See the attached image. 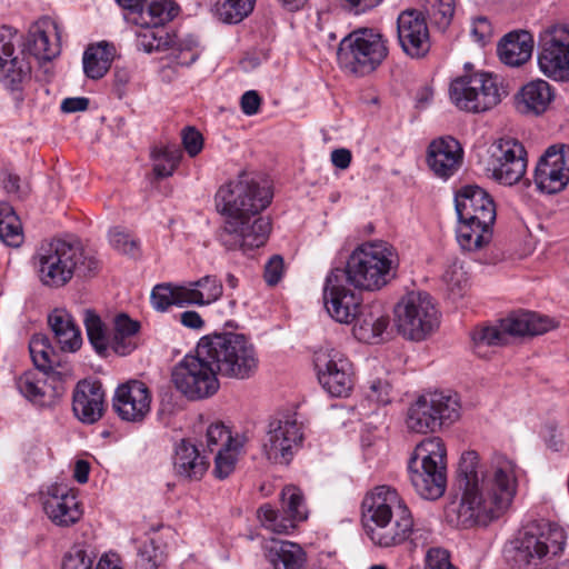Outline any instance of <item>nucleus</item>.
<instances>
[{"mask_svg":"<svg viewBox=\"0 0 569 569\" xmlns=\"http://www.w3.org/2000/svg\"><path fill=\"white\" fill-rule=\"evenodd\" d=\"M208 461L204 456H200L197 447L182 439L176 446L173 457V468L178 476L189 479H200L208 469Z\"/></svg>","mask_w":569,"mask_h":569,"instance_id":"473e14b6","label":"nucleus"},{"mask_svg":"<svg viewBox=\"0 0 569 569\" xmlns=\"http://www.w3.org/2000/svg\"><path fill=\"white\" fill-rule=\"evenodd\" d=\"M172 37L173 43L169 49L171 50L173 61L184 67L192 64L200 56L198 41L193 37H187L180 40H177L176 36Z\"/></svg>","mask_w":569,"mask_h":569,"instance_id":"49530a36","label":"nucleus"},{"mask_svg":"<svg viewBox=\"0 0 569 569\" xmlns=\"http://www.w3.org/2000/svg\"><path fill=\"white\" fill-rule=\"evenodd\" d=\"M181 139L190 157H196L203 148L202 134L193 127H186L181 132Z\"/></svg>","mask_w":569,"mask_h":569,"instance_id":"bf43d9fd","label":"nucleus"},{"mask_svg":"<svg viewBox=\"0 0 569 569\" xmlns=\"http://www.w3.org/2000/svg\"><path fill=\"white\" fill-rule=\"evenodd\" d=\"M218 371L210 358L202 357L200 341L194 355H187L172 370L174 387L190 400L211 397L219 389Z\"/></svg>","mask_w":569,"mask_h":569,"instance_id":"f8f14e48","label":"nucleus"},{"mask_svg":"<svg viewBox=\"0 0 569 569\" xmlns=\"http://www.w3.org/2000/svg\"><path fill=\"white\" fill-rule=\"evenodd\" d=\"M83 323L88 340L99 355H104L110 348V336L101 318L91 309L84 310Z\"/></svg>","mask_w":569,"mask_h":569,"instance_id":"ea45409f","label":"nucleus"},{"mask_svg":"<svg viewBox=\"0 0 569 569\" xmlns=\"http://www.w3.org/2000/svg\"><path fill=\"white\" fill-rule=\"evenodd\" d=\"M48 325L54 340L63 352H76L82 345L80 329L66 309H54L48 316Z\"/></svg>","mask_w":569,"mask_h":569,"instance_id":"c756f323","label":"nucleus"},{"mask_svg":"<svg viewBox=\"0 0 569 569\" xmlns=\"http://www.w3.org/2000/svg\"><path fill=\"white\" fill-rule=\"evenodd\" d=\"M410 460L421 466L447 467V450L442 439L430 437L417 445Z\"/></svg>","mask_w":569,"mask_h":569,"instance_id":"4c0bfd02","label":"nucleus"},{"mask_svg":"<svg viewBox=\"0 0 569 569\" xmlns=\"http://www.w3.org/2000/svg\"><path fill=\"white\" fill-rule=\"evenodd\" d=\"M114 54V47L107 42L90 46L83 53L84 74L93 80L101 79L109 71Z\"/></svg>","mask_w":569,"mask_h":569,"instance_id":"e433bc0d","label":"nucleus"},{"mask_svg":"<svg viewBox=\"0 0 569 569\" xmlns=\"http://www.w3.org/2000/svg\"><path fill=\"white\" fill-rule=\"evenodd\" d=\"M442 281L452 299L461 298L467 292V271L463 269V266L458 262H453L446 269Z\"/></svg>","mask_w":569,"mask_h":569,"instance_id":"de8ad7c7","label":"nucleus"},{"mask_svg":"<svg viewBox=\"0 0 569 569\" xmlns=\"http://www.w3.org/2000/svg\"><path fill=\"white\" fill-rule=\"evenodd\" d=\"M198 292L201 293V306L210 305L222 296L223 287L221 281L216 276H204L194 281Z\"/></svg>","mask_w":569,"mask_h":569,"instance_id":"864d4df0","label":"nucleus"},{"mask_svg":"<svg viewBox=\"0 0 569 569\" xmlns=\"http://www.w3.org/2000/svg\"><path fill=\"white\" fill-rule=\"evenodd\" d=\"M533 38L528 31H512L506 34L498 44L500 60L510 67L526 63L532 54Z\"/></svg>","mask_w":569,"mask_h":569,"instance_id":"2f4dec72","label":"nucleus"},{"mask_svg":"<svg viewBox=\"0 0 569 569\" xmlns=\"http://www.w3.org/2000/svg\"><path fill=\"white\" fill-rule=\"evenodd\" d=\"M459 400L456 395L433 391L421 395L408 409L407 427L417 433L436 432L443 425L459 418Z\"/></svg>","mask_w":569,"mask_h":569,"instance_id":"9d476101","label":"nucleus"},{"mask_svg":"<svg viewBox=\"0 0 569 569\" xmlns=\"http://www.w3.org/2000/svg\"><path fill=\"white\" fill-rule=\"evenodd\" d=\"M455 0H423V11L432 26L445 31L455 14Z\"/></svg>","mask_w":569,"mask_h":569,"instance_id":"37998d69","label":"nucleus"},{"mask_svg":"<svg viewBox=\"0 0 569 569\" xmlns=\"http://www.w3.org/2000/svg\"><path fill=\"white\" fill-rule=\"evenodd\" d=\"M72 410L83 423H94L103 416L104 391L98 381H79L73 390Z\"/></svg>","mask_w":569,"mask_h":569,"instance_id":"b1692460","label":"nucleus"},{"mask_svg":"<svg viewBox=\"0 0 569 569\" xmlns=\"http://www.w3.org/2000/svg\"><path fill=\"white\" fill-rule=\"evenodd\" d=\"M388 53L383 34L371 28H359L340 41L337 58L342 69L363 77L377 70Z\"/></svg>","mask_w":569,"mask_h":569,"instance_id":"1a4fd4ad","label":"nucleus"},{"mask_svg":"<svg viewBox=\"0 0 569 569\" xmlns=\"http://www.w3.org/2000/svg\"><path fill=\"white\" fill-rule=\"evenodd\" d=\"M362 521L372 542L385 548L405 542L413 530L411 511L389 486H378L366 495Z\"/></svg>","mask_w":569,"mask_h":569,"instance_id":"7ed1b4c3","label":"nucleus"},{"mask_svg":"<svg viewBox=\"0 0 569 569\" xmlns=\"http://www.w3.org/2000/svg\"><path fill=\"white\" fill-rule=\"evenodd\" d=\"M151 303L158 311H164L174 305V289L171 283L157 284L151 292Z\"/></svg>","mask_w":569,"mask_h":569,"instance_id":"6e6d98bb","label":"nucleus"},{"mask_svg":"<svg viewBox=\"0 0 569 569\" xmlns=\"http://www.w3.org/2000/svg\"><path fill=\"white\" fill-rule=\"evenodd\" d=\"M315 368L320 385L333 397L348 396L352 388L350 361L339 350L321 347L315 352Z\"/></svg>","mask_w":569,"mask_h":569,"instance_id":"dca6fc26","label":"nucleus"},{"mask_svg":"<svg viewBox=\"0 0 569 569\" xmlns=\"http://www.w3.org/2000/svg\"><path fill=\"white\" fill-rule=\"evenodd\" d=\"M16 37L10 28H0V82L11 91H19L30 74L29 63L14 54Z\"/></svg>","mask_w":569,"mask_h":569,"instance_id":"4be33fe9","label":"nucleus"},{"mask_svg":"<svg viewBox=\"0 0 569 569\" xmlns=\"http://www.w3.org/2000/svg\"><path fill=\"white\" fill-rule=\"evenodd\" d=\"M470 33L475 41L485 43L491 37V23L486 17H477L472 21Z\"/></svg>","mask_w":569,"mask_h":569,"instance_id":"0e129e2a","label":"nucleus"},{"mask_svg":"<svg viewBox=\"0 0 569 569\" xmlns=\"http://www.w3.org/2000/svg\"><path fill=\"white\" fill-rule=\"evenodd\" d=\"M459 219L457 241L467 251L488 244L496 220V206L490 194L478 186L463 187L455 198Z\"/></svg>","mask_w":569,"mask_h":569,"instance_id":"39448f33","label":"nucleus"},{"mask_svg":"<svg viewBox=\"0 0 569 569\" xmlns=\"http://www.w3.org/2000/svg\"><path fill=\"white\" fill-rule=\"evenodd\" d=\"M346 272L336 268L326 278L323 287L325 307L332 319L340 323H351L361 310L360 298L346 287Z\"/></svg>","mask_w":569,"mask_h":569,"instance_id":"a211bd4d","label":"nucleus"},{"mask_svg":"<svg viewBox=\"0 0 569 569\" xmlns=\"http://www.w3.org/2000/svg\"><path fill=\"white\" fill-rule=\"evenodd\" d=\"M473 347L477 353H481V348L485 346H503L508 343V337L500 327H485L477 329L472 333Z\"/></svg>","mask_w":569,"mask_h":569,"instance_id":"8fccbe9b","label":"nucleus"},{"mask_svg":"<svg viewBox=\"0 0 569 569\" xmlns=\"http://www.w3.org/2000/svg\"><path fill=\"white\" fill-rule=\"evenodd\" d=\"M241 448L219 449L214 458L213 475L219 479L228 478L234 470Z\"/></svg>","mask_w":569,"mask_h":569,"instance_id":"3c124183","label":"nucleus"},{"mask_svg":"<svg viewBox=\"0 0 569 569\" xmlns=\"http://www.w3.org/2000/svg\"><path fill=\"white\" fill-rule=\"evenodd\" d=\"M282 505L286 515L291 520H305L307 509L301 490L296 486H287L281 492Z\"/></svg>","mask_w":569,"mask_h":569,"instance_id":"09e8293b","label":"nucleus"},{"mask_svg":"<svg viewBox=\"0 0 569 569\" xmlns=\"http://www.w3.org/2000/svg\"><path fill=\"white\" fill-rule=\"evenodd\" d=\"M258 517L261 523L278 533L286 532L289 527H293L290 522L289 525L279 520V513L269 505H263L258 509Z\"/></svg>","mask_w":569,"mask_h":569,"instance_id":"4d7b16f0","label":"nucleus"},{"mask_svg":"<svg viewBox=\"0 0 569 569\" xmlns=\"http://www.w3.org/2000/svg\"><path fill=\"white\" fill-rule=\"evenodd\" d=\"M202 357L210 358L219 375L248 379L258 368L254 346L243 335L227 332L200 339Z\"/></svg>","mask_w":569,"mask_h":569,"instance_id":"0eeeda50","label":"nucleus"},{"mask_svg":"<svg viewBox=\"0 0 569 569\" xmlns=\"http://www.w3.org/2000/svg\"><path fill=\"white\" fill-rule=\"evenodd\" d=\"M57 36V24L50 19H40L30 26L23 41V52H28L39 60H51L60 52L58 42L50 40V34Z\"/></svg>","mask_w":569,"mask_h":569,"instance_id":"bb28decb","label":"nucleus"},{"mask_svg":"<svg viewBox=\"0 0 569 569\" xmlns=\"http://www.w3.org/2000/svg\"><path fill=\"white\" fill-rule=\"evenodd\" d=\"M109 239L112 248L123 254L136 257L139 253V241L129 232L114 228Z\"/></svg>","mask_w":569,"mask_h":569,"instance_id":"603ef678","label":"nucleus"},{"mask_svg":"<svg viewBox=\"0 0 569 569\" xmlns=\"http://www.w3.org/2000/svg\"><path fill=\"white\" fill-rule=\"evenodd\" d=\"M263 553L273 569H306V552L298 543L272 538L263 545Z\"/></svg>","mask_w":569,"mask_h":569,"instance_id":"c85d7f7f","label":"nucleus"},{"mask_svg":"<svg viewBox=\"0 0 569 569\" xmlns=\"http://www.w3.org/2000/svg\"><path fill=\"white\" fill-rule=\"evenodd\" d=\"M399 44L408 57L425 58L431 48L429 29L425 16L415 9L402 11L397 19Z\"/></svg>","mask_w":569,"mask_h":569,"instance_id":"6ab92c4d","label":"nucleus"},{"mask_svg":"<svg viewBox=\"0 0 569 569\" xmlns=\"http://www.w3.org/2000/svg\"><path fill=\"white\" fill-rule=\"evenodd\" d=\"M462 148L452 137L433 140L428 147L427 162L440 178H449L461 164Z\"/></svg>","mask_w":569,"mask_h":569,"instance_id":"393cba45","label":"nucleus"},{"mask_svg":"<svg viewBox=\"0 0 569 569\" xmlns=\"http://www.w3.org/2000/svg\"><path fill=\"white\" fill-rule=\"evenodd\" d=\"M398 331L410 340L426 339L439 327V313L427 292L411 291L395 307Z\"/></svg>","mask_w":569,"mask_h":569,"instance_id":"9b49d317","label":"nucleus"},{"mask_svg":"<svg viewBox=\"0 0 569 569\" xmlns=\"http://www.w3.org/2000/svg\"><path fill=\"white\" fill-rule=\"evenodd\" d=\"M537 188L546 193H557L569 182V158L565 148L549 147L540 158L535 170Z\"/></svg>","mask_w":569,"mask_h":569,"instance_id":"412c9836","label":"nucleus"},{"mask_svg":"<svg viewBox=\"0 0 569 569\" xmlns=\"http://www.w3.org/2000/svg\"><path fill=\"white\" fill-rule=\"evenodd\" d=\"M150 390L139 380H130L118 386L112 399L116 413L129 422L142 421L150 411Z\"/></svg>","mask_w":569,"mask_h":569,"instance_id":"aec40b11","label":"nucleus"},{"mask_svg":"<svg viewBox=\"0 0 569 569\" xmlns=\"http://www.w3.org/2000/svg\"><path fill=\"white\" fill-rule=\"evenodd\" d=\"M181 150L177 146H168L152 151L154 159L153 172L158 178H167L173 173L181 159Z\"/></svg>","mask_w":569,"mask_h":569,"instance_id":"a18cd8bd","label":"nucleus"},{"mask_svg":"<svg viewBox=\"0 0 569 569\" xmlns=\"http://www.w3.org/2000/svg\"><path fill=\"white\" fill-rule=\"evenodd\" d=\"M42 505L48 518L60 527L74 525L82 516L77 496L64 485L48 487Z\"/></svg>","mask_w":569,"mask_h":569,"instance_id":"5701e85b","label":"nucleus"},{"mask_svg":"<svg viewBox=\"0 0 569 569\" xmlns=\"http://www.w3.org/2000/svg\"><path fill=\"white\" fill-rule=\"evenodd\" d=\"M93 558L80 546H73L64 556L62 569H92Z\"/></svg>","mask_w":569,"mask_h":569,"instance_id":"5fc2aeb1","label":"nucleus"},{"mask_svg":"<svg viewBox=\"0 0 569 569\" xmlns=\"http://www.w3.org/2000/svg\"><path fill=\"white\" fill-rule=\"evenodd\" d=\"M272 192L252 173L241 172L220 187L216 194L218 211L224 217L219 241L227 250L251 251L266 244L271 220L261 212L271 203Z\"/></svg>","mask_w":569,"mask_h":569,"instance_id":"f03ea898","label":"nucleus"},{"mask_svg":"<svg viewBox=\"0 0 569 569\" xmlns=\"http://www.w3.org/2000/svg\"><path fill=\"white\" fill-rule=\"evenodd\" d=\"M391 386L388 381L376 380L370 385L368 398L378 403L387 405L391 401L390 398Z\"/></svg>","mask_w":569,"mask_h":569,"instance_id":"e2e57ef3","label":"nucleus"},{"mask_svg":"<svg viewBox=\"0 0 569 569\" xmlns=\"http://www.w3.org/2000/svg\"><path fill=\"white\" fill-rule=\"evenodd\" d=\"M254 3L256 0H217L213 11L224 23H239L252 12Z\"/></svg>","mask_w":569,"mask_h":569,"instance_id":"a19ab883","label":"nucleus"},{"mask_svg":"<svg viewBox=\"0 0 569 569\" xmlns=\"http://www.w3.org/2000/svg\"><path fill=\"white\" fill-rule=\"evenodd\" d=\"M38 266L41 282L58 288L69 282L76 270L82 276L94 272L98 261L92 257H84L78 242L54 239L39 249Z\"/></svg>","mask_w":569,"mask_h":569,"instance_id":"6e6552de","label":"nucleus"},{"mask_svg":"<svg viewBox=\"0 0 569 569\" xmlns=\"http://www.w3.org/2000/svg\"><path fill=\"white\" fill-rule=\"evenodd\" d=\"M29 351L34 366L42 370L43 373L37 371H27L21 375L17 381V388L20 393L29 401L38 406H50L63 392L61 383H49V379L60 382L71 377L70 368L57 370L60 367V357L52 347L50 339L43 333H36L29 341Z\"/></svg>","mask_w":569,"mask_h":569,"instance_id":"20e7f679","label":"nucleus"},{"mask_svg":"<svg viewBox=\"0 0 569 569\" xmlns=\"http://www.w3.org/2000/svg\"><path fill=\"white\" fill-rule=\"evenodd\" d=\"M178 14L172 0H146L128 19L139 27H162Z\"/></svg>","mask_w":569,"mask_h":569,"instance_id":"72a5a7b5","label":"nucleus"},{"mask_svg":"<svg viewBox=\"0 0 569 569\" xmlns=\"http://www.w3.org/2000/svg\"><path fill=\"white\" fill-rule=\"evenodd\" d=\"M516 487L515 463L507 457L495 453L489 468L482 470L479 455L473 450L466 451L456 478L460 498L446 507V520L459 529L487 526L509 508Z\"/></svg>","mask_w":569,"mask_h":569,"instance_id":"f257e3e1","label":"nucleus"},{"mask_svg":"<svg viewBox=\"0 0 569 569\" xmlns=\"http://www.w3.org/2000/svg\"><path fill=\"white\" fill-rule=\"evenodd\" d=\"M284 262L281 256H272L264 266V280L269 286H276L283 273Z\"/></svg>","mask_w":569,"mask_h":569,"instance_id":"052dcab7","label":"nucleus"},{"mask_svg":"<svg viewBox=\"0 0 569 569\" xmlns=\"http://www.w3.org/2000/svg\"><path fill=\"white\" fill-rule=\"evenodd\" d=\"M0 240L14 248L20 247L23 242L20 219L7 202H0Z\"/></svg>","mask_w":569,"mask_h":569,"instance_id":"58836bf2","label":"nucleus"},{"mask_svg":"<svg viewBox=\"0 0 569 569\" xmlns=\"http://www.w3.org/2000/svg\"><path fill=\"white\" fill-rule=\"evenodd\" d=\"M353 336L365 343H379L389 326V317L380 305L363 306L356 318Z\"/></svg>","mask_w":569,"mask_h":569,"instance_id":"cd10ccee","label":"nucleus"},{"mask_svg":"<svg viewBox=\"0 0 569 569\" xmlns=\"http://www.w3.org/2000/svg\"><path fill=\"white\" fill-rule=\"evenodd\" d=\"M89 99L86 97L66 98L61 102V110L66 113L84 111L89 107Z\"/></svg>","mask_w":569,"mask_h":569,"instance_id":"774afa93","label":"nucleus"},{"mask_svg":"<svg viewBox=\"0 0 569 569\" xmlns=\"http://www.w3.org/2000/svg\"><path fill=\"white\" fill-rule=\"evenodd\" d=\"M555 326L553 321L545 316L531 311L515 312L500 320V327L507 337L538 336L547 332Z\"/></svg>","mask_w":569,"mask_h":569,"instance_id":"7c9ffc66","label":"nucleus"},{"mask_svg":"<svg viewBox=\"0 0 569 569\" xmlns=\"http://www.w3.org/2000/svg\"><path fill=\"white\" fill-rule=\"evenodd\" d=\"M527 152L516 139L507 137L491 146L488 171L491 178L505 186H513L525 174L527 169Z\"/></svg>","mask_w":569,"mask_h":569,"instance_id":"f3484780","label":"nucleus"},{"mask_svg":"<svg viewBox=\"0 0 569 569\" xmlns=\"http://www.w3.org/2000/svg\"><path fill=\"white\" fill-rule=\"evenodd\" d=\"M451 102L460 110L479 113L501 101L497 78L486 72H473L455 79L449 89Z\"/></svg>","mask_w":569,"mask_h":569,"instance_id":"ddd939ff","label":"nucleus"},{"mask_svg":"<svg viewBox=\"0 0 569 569\" xmlns=\"http://www.w3.org/2000/svg\"><path fill=\"white\" fill-rule=\"evenodd\" d=\"M426 569H457L449 560V553L443 549H430L427 553Z\"/></svg>","mask_w":569,"mask_h":569,"instance_id":"680f3d73","label":"nucleus"},{"mask_svg":"<svg viewBox=\"0 0 569 569\" xmlns=\"http://www.w3.org/2000/svg\"><path fill=\"white\" fill-rule=\"evenodd\" d=\"M261 106V97L256 90L246 91L240 98V108L246 116L257 114Z\"/></svg>","mask_w":569,"mask_h":569,"instance_id":"69168bd1","label":"nucleus"},{"mask_svg":"<svg viewBox=\"0 0 569 569\" xmlns=\"http://www.w3.org/2000/svg\"><path fill=\"white\" fill-rule=\"evenodd\" d=\"M397 267V254L390 244L367 242L352 251L342 270L347 282L355 288L377 291L396 277Z\"/></svg>","mask_w":569,"mask_h":569,"instance_id":"423d86ee","label":"nucleus"},{"mask_svg":"<svg viewBox=\"0 0 569 569\" xmlns=\"http://www.w3.org/2000/svg\"><path fill=\"white\" fill-rule=\"evenodd\" d=\"M301 423L296 415H279L268 423L262 451L266 458L279 465H288L302 443Z\"/></svg>","mask_w":569,"mask_h":569,"instance_id":"2eb2a0df","label":"nucleus"},{"mask_svg":"<svg viewBox=\"0 0 569 569\" xmlns=\"http://www.w3.org/2000/svg\"><path fill=\"white\" fill-rule=\"evenodd\" d=\"M140 323L128 315L120 313L114 318V329L110 338V348L120 356L131 353L137 347V335Z\"/></svg>","mask_w":569,"mask_h":569,"instance_id":"c9c22d12","label":"nucleus"},{"mask_svg":"<svg viewBox=\"0 0 569 569\" xmlns=\"http://www.w3.org/2000/svg\"><path fill=\"white\" fill-rule=\"evenodd\" d=\"M141 28L142 30L138 32L137 47L147 53L169 50L173 43V37L162 27Z\"/></svg>","mask_w":569,"mask_h":569,"instance_id":"79ce46f5","label":"nucleus"},{"mask_svg":"<svg viewBox=\"0 0 569 569\" xmlns=\"http://www.w3.org/2000/svg\"><path fill=\"white\" fill-rule=\"evenodd\" d=\"M206 446L209 451L218 452L219 449H228L229 447L242 448L243 440L233 438L230 430L222 422L211 423L206 433Z\"/></svg>","mask_w":569,"mask_h":569,"instance_id":"c03bdc74","label":"nucleus"},{"mask_svg":"<svg viewBox=\"0 0 569 569\" xmlns=\"http://www.w3.org/2000/svg\"><path fill=\"white\" fill-rule=\"evenodd\" d=\"M555 98L551 86L541 79L525 84L518 94V109L522 113L539 116L543 113Z\"/></svg>","mask_w":569,"mask_h":569,"instance_id":"f704fd0d","label":"nucleus"},{"mask_svg":"<svg viewBox=\"0 0 569 569\" xmlns=\"http://www.w3.org/2000/svg\"><path fill=\"white\" fill-rule=\"evenodd\" d=\"M174 305L182 307L184 305H198L201 306L202 297L201 293L198 292V288L194 284V281L189 282L188 284L174 286Z\"/></svg>","mask_w":569,"mask_h":569,"instance_id":"13d9d810","label":"nucleus"},{"mask_svg":"<svg viewBox=\"0 0 569 569\" xmlns=\"http://www.w3.org/2000/svg\"><path fill=\"white\" fill-rule=\"evenodd\" d=\"M156 551L153 547V542L144 543L140 549L138 553V563L141 569H157L158 567V559L157 556L153 555Z\"/></svg>","mask_w":569,"mask_h":569,"instance_id":"338daca9","label":"nucleus"},{"mask_svg":"<svg viewBox=\"0 0 569 569\" xmlns=\"http://www.w3.org/2000/svg\"><path fill=\"white\" fill-rule=\"evenodd\" d=\"M410 480L417 493L427 500H436L446 491L447 467L421 466L409 462Z\"/></svg>","mask_w":569,"mask_h":569,"instance_id":"a878e982","label":"nucleus"},{"mask_svg":"<svg viewBox=\"0 0 569 569\" xmlns=\"http://www.w3.org/2000/svg\"><path fill=\"white\" fill-rule=\"evenodd\" d=\"M538 67L556 81L569 80V26L553 24L540 32L538 39Z\"/></svg>","mask_w":569,"mask_h":569,"instance_id":"4468645a","label":"nucleus"}]
</instances>
